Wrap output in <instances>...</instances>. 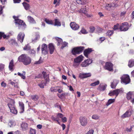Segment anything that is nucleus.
Instances as JSON below:
<instances>
[{"instance_id": "nucleus-1", "label": "nucleus", "mask_w": 134, "mask_h": 134, "mask_svg": "<svg viewBox=\"0 0 134 134\" xmlns=\"http://www.w3.org/2000/svg\"><path fill=\"white\" fill-rule=\"evenodd\" d=\"M18 60L20 62H22L25 65H27L30 64L31 62V59L26 54H22L18 58Z\"/></svg>"}, {"instance_id": "nucleus-2", "label": "nucleus", "mask_w": 134, "mask_h": 134, "mask_svg": "<svg viewBox=\"0 0 134 134\" xmlns=\"http://www.w3.org/2000/svg\"><path fill=\"white\" fill-rule=\"evenodd\" d=\"M14 19V23L16 26L18 27V29L24 30L26 28V25L23 21L19 19L18 16H13Z\"/></svg>"}, {"instance_id": "nucleus-3", "label": "nucleus", "mask_w": 134, "mask_h": 134, "mask_svg": "<svg viewBox=\"0 0 134 134\" xmlns=\"http://www.w3.org/2000/svg\"><path fill=\"white\" fill-rule=\"evenodd\" d=\"M84 49L83 46L77 47L74 48L72 51V53L74 55L79 54L81 53Z\"/></svg>"}, {"instance_id": "nucleus-4", "label": "nucleus", "mask_w": 134, "mask_h": 134, "mask_svg": "<svg viewBox=\"0 0 134 134\" xmlns=\"http://www.w3.org/2000/svg\"><path fill=\"white\" fill-rule=\"evenodd\" d=\"M126 98L128 100H131V102L134 103V92H129L127 94Z\"/></svg>"}, {"instance_id": "nucleus-5", "label": "nucleus", "mask_w": 134, "mask_h": 134, "mask_svg": "<svg viewBox=\"0 0 134 134\" xmlns=\"http://www.w3.org/2000/svg\"><path fill=\"white\" fill-rule=\"evenodd\" d=\"M79 121L81 125L83 126H86L87 124V119L84 116H81L79 118Z\"/></svg>"}, {"instance_id": "nucleus-6", "label": "nucleus", "mask_w": 134, "mask_h": 134, "mask_svg": "<svg viewBox=\"0 0 134 134\" xmlns=\"http://www.w3.org/2000/svg\"><path fill=\"white\" fill-rule=\"evenodd\" d=\"M122 81L126 84L129 83L130 81L129 76L128 75H123L121 78Z\"/></svg>"}, {"instance_id": "nucleus-7", "label": "nucleus", "mask_w": 134, "mask_h": 134, "mask_svg": "<svg viewBox=\"0 0 134 134\" xmlns=\"http://www.w3.org/2000/svg\"><path fill=\"white\" fill-rule=\"evenodd\" d=\"M118 6L116 3H112L110 4H107L105 6V8L107 10H110L111 8L116 7Z\"/></svg>"}, {"instance_id": "nucleus-8", "label": "nucleus", "mask_w": 134, "mask_h": 134, "mask_svg": "<svg viewBox=\"0 0 134 134\" xmlns=\"http://www.w3.org/2000/svg\"><path fill=\"white\" fill-rule=\"evenodd\" d=\"M122 25L119 28L121 31H126L128 30L129 29V25L127 23H123Z\"/></svg>"}, {"instance_id": "nucleus-9", "label": "nucleus", "mask_w": 134, "mask_h": 134, "mask_svg": "<svg viewBox=\"0 0 134 134\" xmlns=\"http://www.w3.org/2000/svg\"><path fill=\"white\" fill-rule=\"evenodd\" d=\"M113 64L110 62H106L105 63L104 68L105 69L109 71H113Z\"/></svg>"}, {"instance_id": "nucleus-10", "label": "nucleus", "mask_w": 134, "mask_h": 134, "mask_svg": "<svg viewBox=\"0 0 134 134\" xmlns=\"http://www.w3.org/2000/svg\"><path fill=\"white\" fill-rule=\"evenodd\" d=\"M120 90L119 89H117L113 91H111L108 93V95L110 96L114 95L116 96L115 98L118 95Z\"/></svg>"}, {"instance_id": "nucleus-11", "label": "nucleus", "mask_w": 134, "mask_h": 134, "mask_svg": "<svg viewBox=\"0 0 134 134\" xmlns=\"http://www.w3.org/2000/svg\"><path fill=\"white\" fill-rule=\"evenodd\" d=\"M42 52V54L45 55L48 53V49L47 48V45L44 43L42 46L41 48Z\"/></svg>"}, {"instance_id": "nucleus-12", "label": "nucleus", "mask_w": 134, "mask_h": 134, "mask_svg": "<svg viewBox=\"0 0 134 134\" xmlns=\"http://www.w3.org/2000/svg\"><path fill=\"white\" fill-rule=\"evenodd\" d=\"M92 62V60L90 59H87L82 63L81 65L83 67H86Z\"/></svg>"}, {"instance_id": "nucleus-13", "label": "nucleus", "mask_w": 134, "mask_h": 134, "mask_svg": "<svg viewBox=\"0 0 134 134\" xmlns=\"http://www.w3.org/2000/svg\"><path fill=\"white\" fill-rule=\"evenodd\" d=\"M90 73H80L79 74V77L81 79H83L90 77L91 76Z\"/></svg>"}, {"instance_id": "nucleus-14", "label": "nucleus", "mask_w": 134, "mask_h": 134, "mask_svg": "<svg viewBox=\"0 0 134 134\" xmlns=\"http://www.w3.org/2000/svg\"><path fill=\"white\" fill-rule=\"evenodd\" d=\"M25 35L24 33L20 32L18 35L17 39L18 41L22 43L23 41Z\"/></svg>"}, {"instance_id": "nucleus-15", "label": "nucleus", "mask_w": 134, "mask_h": 134, "mask_svg": "<svg viewBox=\"0 0 134 134\" xmlns=\"http://www.w3.org/2000/svg\"><path fill=\"white\" fill-rule=\"evenodd\" d=\"M70 25L72 29L74 30H77L79 28V25L75 22H71Z\"/></svg>"}, {"instance_id": "nucleus-16", "label": "nucleus", "mask_w": 134, "mask_h": 134, "mask_svg": "<svg viewBox=\"0 0 134 134\" xmlns=\"http://www.w3.org/2000/svg\"><path fill=\"white\" fill-rule=\"evenodd\" d=\"M83 56L82 55H80L74 59V62L80 64L83 60Z\"/></svg>"}, {"instance_id": "nucleus-17", "label": "nucleus", "mask_w": 134, "mask_h": 134, "mask_svg": "<svg viewBox=\"0 0 134 134\" xmlns=\"http://www.w3.org/2000/svg\"><path fill=\"white\" fill-rule=\"evenodd\" d=\"M21 127L22 130L25 131L28 129V124L26 122H23L21 124Z\"/></svg>"}, {"instance_id": "nucleus-18", "label": "nucleus", "mask_w": 134, "mask_h": 134, "mask_svg": "<svg viewBox=\"0 0 134 134\" xmlns=\"http://www.w3.org/2000/svg\"><path fill=\"white\" fill-rule=\"evenodd\" d=\"M93 50L92 48H88L85 49L84 52V55L87 57H88V55L90 54L91 52L93 51Z\"/></svg>"}, {"instance_id": "nucleus-19", "label": "nucleus", "mask_w": 134, "mask_h": 134, "mask_svg": "<svg viewBox=\"0 0 134 134\" xmlns=\"http://www.w3.org/2000/svg\"><path fill=\"white\" fill-rule=\"evenodd\" d=\"M132 114V113L130 111L128 110L122 115L121 118L124 119L126 118L129 117Z\"/></svg>"}, {"instance_id": "nucleus-20", "label": "nucleus", "mask_w": 134, "mask_h": 134, "mask_svg": "<svg viewBox=\"0 0 134 134\" xmlns=\"http://www.w3.org/2000/svg\"><path fill=\"white\" fill-rule=\"evenodd\" d=\"M14 60L13 59L11 60L10 62L9 65V69L11 71H12L14 70Z\"/></svg>"}, {"instance_id": "nucleus-21", "label": "nucleus", "mask_w": 134, "mask_h": 134, "mask_svg": "<svg viewBox=\"0 0 134 134\" xmlns=\"http://www.w3.org/2000/svg\"><path fill=\"white\" fill-rule=\"evenodd\" d=\"M48 46L50 53L52 54L54 50V46L52 43H50L49 44Z\"/></svg>"}, {"instance_id": "nucleus-22", "label": "nucleus", "mask_w": 134, "mask_h": 134, "mask_svg": "<svg viewBox=\"0 0 134 134\" xmlns=\"http://www.w3.org/2000/svg\"><path fill=\"white\" fill-rule=\"evenodd\" d=\"M107 85L101 83L99 85L98 89L101 91H104L106 89Z\"/></svg>"}, {"instance_id": "nucleus-23", "label": "nucleus", "mask_w": 134, "mask_h": 134, "mask_svg": "<svg viewBox=\"0 0 134 134\" xmlns=\"http://www.w3.org/2000/svg\"><path fill=\"white\" fill-rule=\"evenodd\" d=\"M119 82V81L116 80H114L113 82L111 83V87L112 88H115L116 86Z\"/></svg>"}, {"instance_id": "nucleus-24", "label": "nucleus", "mask_w": 134, "mask_h": 134, "mask_svg": "<svg viewBox=\"0 0 134 134\" xmlns=\"http://www.w3.org/2000/svg\"><path fill=\"white\" fill-rule=\"evenodd\" d=\"M19 107L21 110V111L20 113H23L24 110V104L23 102H19Z\"/></svg>"}, {"instance_id": "nucleus-25", "label": "nucleus", "mask_w": 134, "mask_h": 134, "mask_svg": "<svg viewBox=\"0 0 134 134\" xmlns=\"http://www.w3.org/2000/svg\"><path fill=\"white\" fill-rule=\"evenodd\" d=\"M27 20L28 21L32 24H35L36 22L34 19L31 16H28L27 17Z\"/></svg>"}, {"instance_id": "nucleus-26", "label": "nucleus", "mask_w": 134, "mask_h": 134, "mask_svg": "<svg viewBox=\"0 0 134 134\" xmlns=\"http://www.w3.org/2000/svg\"><path fill=\"white\" fill-rule=\"evenodd\" d=\"M11 102H13V104L8 103V106L10 110L11 109H13V108L15 107L14 105V103H15L14 101V100H12Z\"/></svg>"}, {"instance_id": "nucleus-27", "label": "nucleus", "mask_w": 134, "mask_h": 134, "mask_svg": "<svg viewBox=\"0 0 134 134\" xmlns=\"http://www.w3.org/2000/svg\"><path fill=\"white\" fill-rule=\"evenodd\" d=\"M129 66L131 68L134 66V60L131 59L128 62Z\"/></svg>"}, {"instance_id": "nucleus-28", "label": "nucleus", "mask_w": 134, "mask_h": 134, "mask_svg": "<svg viewBox=\"0 0 134 134\" xmlns=\"http://www.w3.org/2000/svg\"><path fill=\"white\" fill-rule=\"evenodd\" d=\"M23 4L24 7L25 9L26 10H27L30 9V5L25 2L23 3Z\"/></svg>"}, {"instance_id": "nucleus-29", "label": "nucleus", "mask_w": 134, "mask_h": 134, "mask_svg": "<svg viewBox=\"0 0 134 134\" xmlns=\"http://www.w3.org/2000/svg\"><path fill=\"white\" fill-rule=\"evenodd\" d=\"M47 83L44 82L43 81H42L40 83L38 84V85L39 86L40 88H44V86L46 85V83Z\"/></svg>"}, {"instance_id": "nucleus-30", "label": "nucleus", "mask_w": 134, "mask_h": 134, "mask_svg": "<svg viewBox=\"0 0 134 134\" xmlns=\"http://www.w3.org/2000/svg\"><path fill=\"white\" fill-rule=\"evenodd\" d=\"M55 39L57 41L58 43L57 44L58 46H59L63 42L62 40L60 38L57 37H55Z\"/></svg>"}, {"instance_id": "nucleus-31", "label": "nucleus", "mask_w": 134, "mask_h": 134, "mask_svg": "<svg viewBox=\"0 0 134 134\" xmlns=\"http://www.w3.org/2000/svg\"><path fill=\"white\" fill-rule=\"evenodd\" d=\"M115 99H110L108 100L107 102L106 103V105L108 106L110 104L112 103L115 102Z\"/></svg>"}, {"instance_id": "nucleus-32", "label": "nucleus", "mask_w": 134, "mask_h": 134, "mask_svg": "<svg viewBox=\"0 0 134 134\" xmlns=\"http://www.w3.org/2000/svg\"><path fill=\"white\" fill-rule=\"evenodd\" d=\"M55 26H60L61 24L60 22L59 21V19H55V23L54 24Z\"/></svg>"}, {"instance_id": "nucleus-33", "label": "nucleus", "mask_w": 134, "mask_h": 134, "mask_svg": "<svg viewBox=\"0 0 134 134\" xmlns=\"http://www.w3.org/2000/svg\"><path fill=\"white\" fill-rule=\"evenodd\" d=\"M99 83V80H98L96 82L91 83L90 86H94L98 85Z\"/></svg>"}, {"instance_id": "nucleus-34", "label": "nucleus", "mask_w": 134, "mask_h": 134, "mask_svg": "<svg viewBox=\"0 0 134 134\" xmlns=\"http://www.w3.org/2000/svg\"><path fill=\"white\" fill-rule=\"evenodd\" d=\"M62 45V46L61 47V48L62 49H63L64 47L67 46L68 43L66 42H62L61 43Z\"/></svg>"}, {"instance_id": "nucleus-35", "label": "nucleus", "mask_w": 134, "mask_h": 134, "mask_svg": "<svg viewBox=\"0 0 134 134\" xmlns=\"http://www.w3.org/2000/svg\"><path fill=\"white\" fill-rule=\"evenodd\" d=\"M99 118V116L97 114H94L92 116V119L94 120H98Z\"/></svg>"}, {"instance_id": "nucleus-36", "label": "nucleus", "mask_w": 134, "mask_h": 134, "mask_svg": "<svg viewBox=\"0 0 134 134\" xmlns=\"http://www.w3.org/2000/svg\"><path fill=\"white\" fill-rule=\"evenodd\" d=\"M45 21L46 22L49 24L53 25V23L52 20H49L46 18L45 19Z\"/></svg>"}, {"instance_id": "nucleus-37", "label": "nucleus", "mask_w": 134, "mask_h": 134, "mask_svg": "<svg viewBox=\"0 0 134 134\" xmlns=\"http://www.w3.org/2000/svg\"><path fill=\"white\" fill-rule=\"evenodd\" d=\"M113 30H108L106 33V35L108 36H110L113 33Z\"/></svg>"}, {"instance_id": "nucleus-38", "label": "nucleus", "mask_w": 134, "mask_h": 134, "mask_svg": "<svg viewBox=\"0 0 134 134\" xmlns=\"http://www.w3.org/2000/svg\"><path fill=\"white\" fill-rule=\"evenodd\" d=\"M25 72H23V74H22L21 73H20L18 72V75L21 76L22 78L23 79H25V76L24 75H25Z\"/></svg>"}, {"instance_id": "nucleus-39", "label": "nucleus", "mask_w": 134, "mask_h": 134, "mask_svg": "<svg viewBox=\"0 0 134 134\" xmlns=\"http://www.w3.org/2000/svg\"><path fill=\"white\" fill-rule=\"evenodd\" d=\"M43 76L44 79H45L46 83H48L49 82L48 75L46 74L45 75H44Z\"/></svg>"}, {"instance_id": "nucleus-40", "label": "nucleus", "mask_w": 134, "mask_h": 134, "mask_svg": "<svg viewBox=\"0 0 134 134\" xmlns=\"http://www.w3.org/2000/svg\"><path fill=\"white\" fill-rule=\"evenodd\" d=\"M31 97L32 99L34 100H37L38 98V96L37 95H32Z\"/></svg>"}, {"instance_id": "nucleus-41", "label": "nucleus", "mask_w": 134, "mask_h": 134, "mask_svg": "<svg viewBox=\"0 0 134 134\" xmlns=\"http://www.w3.org/2000/svg\"><path fill=\"white\" fill-rule=\"evenodd\" d=\"M29 53L31 55V56H35V52L33 49L30 50L29 51Z\"/></svg>"}, {"instance_id": "nucleus-42", "label": "nucleus", "mask_w": 134, "mask_h": 134, "mask_svg": "<svg viewBox=\"0 0 134 134\" xmlns=\"http://www.w3.org/2000/svg\"><path fill=\"white\" fill-rule=\"evenodd\" d=\"M10 112L14 114H16L17 113V111L15 107L13 109H11L10 110Z\"/></svg>"}, {"instance_id": "nucleus-43", "label": "nucleus", "mask_w": 134, "mask_h": 134, "mask_svg": "<svg viewBox=\"0 0 134 134\" xmlns=\"http://www.w3.org/2000/svg\"><path fill=\"white\" fill-rule=\"evenodd\" d=\"M31 47L28 44L26 45L23 48V49L24 50H29L30 49Z\"/></svg>"}, {"instance_id": "nucleus-44", "label": "nucleus", "mask_w": 134, "mask_h": 134, "mask_svg": "<svg viewBox=\"0 0 134 134\" xmlns=\"http://www.w3.org/2000/svg\"><path fill=\"white\" fill-rule=\"evenodd\" d=\"M78 12L79 13H82L85 14H86V9L85 8L81 9L78 10Z\"/></svg>"}, {"instance_id": "nucleus-45", "label": "nucleus", "mask_w": 134, "mask_h": 134, "mask_svg": "<svg viewBox=\"0 0 134 134\" xmlns=\"http://www.w3.org/2000/svg\"><path fill=\"white\" fill-rule=\"evenodd\" d=\"M58 96L59 98H62L65 97L66 96V93H62L61 94H58Z\"/></svg>"}, {"instance_id": "nucleus-46", "label": "nucleus", "mask_w": 134, "mask_h": 134, "mask_svg": "<svg viewBox=\"0 0 134 134\" xmlns=\"http://www.w3.org/2000/svg\"><path fill=\"white\" fill-rule=\"evenodd\" d=\"M29 133L30 134H36V131L34 129L30 128V131Z\"/></svg>"}, {"instance_id": "nucleus-47", "label": "nucleus", "mask_w": 134, "mask_h": 134, "mask_svg": "<svg viewBox=\"0 0 134 134\" xmlns=\"http://www.w3.org/2000/svg\"><path fill=\"white\" fill-rule=\"evenodd\" d=\"M103 29L99 27H97L96 30V33H101L102 32Z\"/></svg>"}, {"instance_id": "nucleus-48", "label": "nucleus", "mask_w": 134, "mask_h": 134, "mask_svg": "<svg viewBox=\"0 0 134 134\" xmlns=\"http://www.w3.org/2000/svg\"><path fill=\"white\" fill-rule=\"evenodd\" d=\"M90 32L91 33H93L95 30V28L94 27L92 26L90 27Z\"/></svg>"}, {"instance_id": "nucleus-49", "label": "nucleus", "mask_w": 134, "mask_h": 134, "mask_svg": "<svg viewBox=\"0 0 134 134\" xmlns=\"http://www.w3.org/2000/svg\"><path fill=\"white\" fill-rule=\"evenodd\" d=\"M54 106L55 107H57L58 108H59V109L62 112V110L61 109V107L58 103H57L55 104L54 105Z\"/></svg>"}, {"instance_id": "nucleus-50", "label": "nucleus", "mask_w": 134, "mask_h": 134, "mask_svg": "<svg viewBox=\"0 0 134 134\" xmlns=\"http://www.w3.org/2000/svg\"><path fill=\"white\" fill-rule=\"evenodd\" d=\"M4 7V6L2 7L1 5H0V15L3 13V10Z\"/></svg>"}, {"instance_id": "nucleus-51", "label": "nucleus", "mask_w": 134, "mask_h": 134, "mask_svg": "<svg viewBox=\"0 0 134 134\" xmlns=\"http://www.w3.org/2000/svg\"><path fill=\"white\" fill-rule=\"evenodd\" d=\"M57 116L58 118L62 119L64 117V115L62 114L58 113L57 114Z\"/></svg>"}, {"instance_id": "nucleus-52", "label": "nucleus", "mask_w": 134, "mask_h": 134, "mask_svg": "<svg viewBox=\"0 0 134 134\" xmlns=\"http://www.w3.org/2000/svg\"><path fill=\"white\" fill-rule=\"evenodd\" d=\"M40 37V36L39 35H37L36 36V37L35 39L32 40L33 42H35L36 41V40L38 39Z\"/></svg>"}, {"instance_id": "nucleus-53", "label": "nucleus", "mask_w": 134, "mask_h": 134, "mask_svg": "<svg viewBox=\"0 0 134 134\" xmlns=\"http://www.w3.org/2000/svg\"><path fill=\"white\" fill-rule=\"evenodd\" d=\"M94 131L92 130H89L86 134H93Z\"/></svg>"}, {"instance_id": "nucleus-54", "label": "nucleus", "mask_w": 134, "mask_h": 134, "mask_svg": "<svg viewBox=\"0 0 134 134\" xmlns=\"http://www.w3.org/2000/svg\"><path fill=\"white\" fill-rule=\"evenodd\" d=\"M62 122L64 123L66 122L67 121L66 118L65 117H63L62 119Z\"/></svg>"}, {"instance_id": "nucleus-55", "label": "nucleus", "mask_w": 134, "mask_h": 134, "mask_svg": "<svg viewBox=\"0 0 134 134\" xmlns=\"http://www.w3.org/2000/svg\"><path fill=\"white\" fill-rule=\"evenodd\" d=\"M81 33L83 34H86L87 33V32H86V30L83 28H82L81 29Z\"/></svg>"}, {"instance_id": "nucleus-56", "label": "nucleus", "mask_w": 134, "mask_h": 134, "mask_svg": "<svg viewBox=\"0 0 134 134\" xmlns=\"http://www.w3.org/2000/svg\"><path fill=\"white\" fill-rule=\"evenodd\" d=\"M50 90L51 92H56L57 91V90L55 89L54 87H52L51 88Z\"/></svg>"}, {"instance_id": "nucleus-57", "label": "nucleus", "mask_w": 134, "mask_h": 134, "mask_svg": "<svg viewBox=\"0 0 134 134\" xmlns=\"http://www.w3.org/2000/svg\"><path fill=\"white\" fill-rule=\"evenodd\" d=\"M1 85L2 86L4 87H5L6 86V84L4 81H2L1 82Z\"/></svg>"}, {"instance_id": "nucleus-58", "label": "nucleus", "mask_w": 134, "mask_h": 134, "mask_svg": "<svg viewBox=\"0 0 134 134\" xmlns=\"http://www.w3.org/2000/svg\"><path fill=\"white\" fill-rule=\"evenodd\" d=\"M13 124L14 122H13L12 121H10L9 122V125L10 127H13V125H14Z\"/></svg>"}, {"instance_id": "nucleus-59", "label": "nucleus", "mask_w": 134, "mask_h": 134, "mask_svg": "<svg viewBox=\"0 0 134 134\" xmlns=\"http://www.w3.org/2000/svg\"><path fill=\"white\" fill-rule=\"evenodd\" d=\"M132 126L130 127V128H126V131L127 132H130L132 130Z\"/></svg>"}, {"instance_id": "nucleus-60", "label": "nucleus", "mask_w": 134, "mask_h": 134, "mask_svg": "<svg viewBox=\"0 0 134 134\" xmlns=\"http://www.w3.org/2000/svg\"><path fill=\"white\" fill-rule=\"evenodd\" d=\"M79 64V63H76L74 62V63L73 64V65L75 68H76L78 66Z\"/></svg>"}, {"instance_id": "nucleus-61", "label": "nucleus", "mask_w": 134, "mask_h": 134, "mask_svg": "<svg viewBox=\"0 0 134 134\" xmlns=\"http://www.w3.org/2000/svg\"><path fill=\"white\" fill-rule=\"evenodd\" d=\"M14 3H19L21 1V0H13Z\"/></svg>"}, {"instance_id": "nucleus-62", "label": "nucleus", "mask_w": 134, "mask_h": 134, "mask_svg": "<svg viewBox=\"0 0 134 134\" xmlns=\"http://www.w3.org/2000/svg\"><path fill=\"white\" fill-rule=\"evenodd\" d=\"M4 67V65L2 64H0V70L3 69Z\"/></svg>"}, {"instance_id": "nucleus-63", "label": "nucleus", "mask_w": 134, "mask_h": 134, "mask_svg": "<svg viewBox=\"0 0 134 134\" xmlns=\"http://www.w3.org/2000/svg\"><path fill=\"white\" fill-rule=\"evenodd\" d=\"M76 2L77 3L79 4H82V0H77Z\"/></svg>"}, {"instance_id": "nucleus-64", "label": "nucleus", "mask_w": 134, "mask_h": 134, "mask_svg": "<svg viewBox=\"0 0 134 134\" xmlns=\"http://www.w3.org/2000/svg\"><path fill=\"white\" fill-rule=\"evenodd\" d=\"M2 4L3 5L5 4V2H6L7 0H0Z\"/></svg>"}]
</instances>
